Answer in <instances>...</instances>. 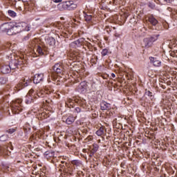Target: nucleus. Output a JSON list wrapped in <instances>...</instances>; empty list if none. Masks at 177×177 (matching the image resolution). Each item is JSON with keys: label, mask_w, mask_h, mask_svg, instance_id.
<instances>
[{"label": "nucleus", "mask_w": 177, "mask_h": 177, "mask_svg": "<svg viewBox=\"0 0 177 177\" xmlns=\"http://www.w3.org/2000/svg\"><path fill=\"white\" fill-rule=\"evenodd\" d=\"M37 96H39V97H44V96H45V92H44V91H41L37 93Z\"/></svg>", "instance_id": "nucleus-32"}, {"label": "nucleus", "mask_w": 177, "mask_h": 177, "mask_svg": "<svg viewBox=\"0 0 177 177\" xmlns=\"http://www.w3.org/2000/svg\"><path fill=\"white\" fill-rule=\"evenodd\" d=\"M12 71V69H10V66L9 65H3L1 68V72L3 74H9Z\"/></svg>", "instance_id": "nucleus-13"}, {"label": "nucleus", "mask_w": 177, "mask_h": 177, "mask_svg": "<svg viewBox=\"0 0 177 177\" xmlns=\"http://www.w3.org/2000/svg\"><path fill=\"white\" fill-rule=\"evenodd\" d=\"M3 169H5V171H9V167L8 166H3Z\"/></svg>", "instance_id": "nucleus-38"}, {"label": "nucleus", "mask_w": 177, "mask_h": 177, "mask_svg": "<svg viewBox=\"0 0 177 177\" xmlns=\"http://www.w3.org/2000/svg\"><path fill=\"white\" fill-rule=\"evenodd\" d=\"M57 8L58 10H60V12H63V10H67L66 1L59 3L57 6Z\"/></svg>", "instance_id": "nucleus-14"}, {"label": "nucleus", "mask_w": 177, "mask_h": 177, "mask_svg": "<svg viewBox=\"0 0 177 177\" xmlns=\"http://www.w3.org/2000/svg\"><path fill=\"white\" fill-rule=\"evenodd\" d=\"M104 134V127H100L97 131H96V135L97 136H102V135Z\"/></svg>", "instance_id": "nucleus-21"}, {"label": "nucleus", "mask_w": 177, "mask_h": 177, "mask_svg": "<svg viewBox=\"0 0 177 177\" xmlns=\"http://www.w3.org/2000/svg\"><path fill=\"white\" fill-rule=\"evenodd\" d=\"M164 1L167 3H172V2H174V0H164Z\"/></svg>", "instance_id": "nucleus-39"}, {"label": "nucleus", "mask_w": 177, "mask_h": 177, "mask_svg": "<svg viewBox=\"0 0 177 177\" xmlns=\"http://www.w3.org/2000/svg\"><path fill=\"white\" fill-rule=\"evenodd\" d=\"M22 1V2H28V0H21Z\"/></svg>", "instance_id": "nucleus-44"}, {"label": "nucleus", "mask_w": 177, "mask_h": 177, "mask_svg": "<svg viewBox=\"0 0 177 177\" xmlns=\"http://www.w3.org/2000/svg\"><path fill=\"white\" fill-rule=\"evenodd\" d=\"M159 37H160V35H156L150 37L144 38L141 44L142 47L145 48V49H149V48H151V46H152L153 43L156 42V41L158 39Z\"/></svg>", "instance_id": "nucleus-2"}, {"label": "nucleus", "mask_w": 177, "mask_h": 177, "mask_svg": "<svg viewBox=\"0 0 177 177\" xmlns=\"http://www.w3.org/2000/svg\"><path fill=\"white\" fill-rule=\"evenodd\" d=\"M44 82V74L43 73H37L35 75L33 78L34 84H39V82Z\"/></svg>", "instance_id": "nucleus-9"}, {"label": "nucleus", "mask_w": 177, "mask_h": 177, "mask_svg": "<svg viewBox=\"0 0 177 177\" xmlns=\"http://www.w3.org/2000/svg\"><path fill=\"white\" fill-rule=\"evenodd\" d=\"M109 53V50L104 48L102 50L101 55L102 56H107V54Z\"/></svg>", "instance_id": "nucleus-30"}, {"label": "nucleus", "mask_w": 177, "mask_h": 177, "mask_svg": "<svg viewBox=\"0 0 177 177\" xmlns=\"http://www.w3.org/2000/svg\"><path fill=\"white\" fill-rule=\"evenodd\" d=\"M84 19L86 21H91L92 20V15L84 13Z\"/></svg>", "instance_id": "nucleus-24"}, {"label": "nucleus", "mask_w": 177, "mask_h": 177, "mask_svg": "<svg viewBox=\"0 0 177 177\" xmlns=\"http://www.w3.org/2000/svg\"><path fill=\"white\" fill-rule=\"evenodd\" d=\"M61 164H63V165H64V172H67V169L66 168H68V167H69L68 163L64 161H62Z\"/></svg>", "instance_id": "nucleus-26"}, {"label": "nucleus", "mask_w": 177, "mask_h": 177, "mask_svg": "<svg viewBox=\"0 0 177 177\" xmlns=\"http://www.w3.org/2000/svg\"><path fill=\"white\" fill-rule=\"evenodd\" d=\"M74 121H75V119H74V117H73V116H69V117L66 120V124H67L68 125H71V124H73V122H74Z\"/></svg>", "instance_id": "nucleus-20"}, {"label": "nucleus", "mask_w": 177, "mask_h": 177, "mask_svg": "<svg viewBox=\"0 0 177 177\" xmlns=\"http://www.w3.org/2000/svg\"><path fill=\"white\" fill-rule=\"evenodd\" d=\"M30 84H31L30 79L28 77H25L20 80V82L17 84V87L19 89H23V88H26V86H28Z\"/></svg>", "instance_id": "nucleus-5"}, {"label": "nucleus", "mask_w": 177, "mask_h": 177, "mask_svg": "<svg viewBox=\"0 0 177 177\" xmlns=\"http://www.w3.org/2000/svg\"><path fill=\"white\" fill-rule=\"evenodd\" d=\"M73 44L77 46H82V45H84V44H85V39L82 37L80 38L77 40L73 41Z\"/></svg>", "instance_id": "nucleus-15"}, {"label": "nucleus", "mask_w": 177, "mask_h": 177, "mask_svg": "<svg viewBox=\"0 0 177 177\" xmlns=\"http://www.w3.org/2000/svg\"><path fill=\"white\" fill-rule=\"evenodd\" d=\"M34 93V89H30L27 95V96H31Z\"/></svg>", "instance_id": "nucleus-34"}, {"label": "nucleus", "mask_w": 177, "mask_h": 177, "mask_svg": "<svg viewBox=\"0 0 177 177\" xmlns=\"http://www.w3.org/2000/svg\"><path fill=\"white\" fill-rule=\"evenodd\" d=\"M8 139H9V136H8V135H6V134L2 135L0 137V142H6V140H8Z\"/></svg>", "instance_id": "nucleus-22"}, {"label": "nucleus", "mask_w": 177, "mask_h": 177, "mask_svg": "<svg viewBox=\"0 0 177 177\" xmlns=\"http://www.w3.org/2000/svg\"><path fill=\"white\" fill-rule=\"evenodd\" d=\"M75 113H81V108L76 107L75 109Z\"/></svg>", "instance_id": "nucleus-35"}, {"label": "nucleus", "mask_w": 177, "mask_h": 177, "mask_svg": "<svg viewBox=\"0 0 177 177\" xmlns=\"http://www.w3.org/2000/svg\"><path fill=\"white\" fill-rule=\"evenodd\" d=\"M113 3H117V2L115 1V0H113Z\"/></svg>", "instance_id": "nucleus-45"}, {"label": "nucleus", "mask_w": 177, "mask_h": 177, "mask_svg": "<svg viewBox=\"0 0 177 177\" xmlns=\"http://www.w3.org/2000/svg\"><path fill=\"white\" fill-rule=\"evenodd\" d=\"M10 107L13 114H19L23 110V106H21V101L17 100L10 103Z\"/></svg>", "instance_id": "nucleus-3"}, {"label": "nucleus", "mask_w": 177, "mask_h": 177, "mask_svg": "<svg viewBox=\"0 0 177 177\" xmlns=\"http://www.w3.org/2000/svg\"><path fill=\"white\" fill-rule=\"evenodd\" d=\"M71 164L74 167L75 169H79V168H81V167H82V162L78 160H72Z\"/></svg>", "instance_id": "nucleus-12"}, {"label": "nucleus", "mask_w": 177, "mask_h": 177, "mask_svg": "<svg viewBox=\"0 0 177 177\" xmlns=\"http://www.w3.org/2000/svg\"><path fill=\"white\" fill-rule=\"evenodd\" d=\"M1 32H6L7 35H16L23 31H30L27 29V24L24 22H6L0 26Z\"/></svg>", "instance_id": "nucleus-1"}, {"label": "nucleus", "mask_w": 177, "mask_h": 177, "mask_svg": "<svg viewBox=\"0 0 177 177\" xmlns=\"http://www.w3.org/2000/svg\"><path fill=\"white\" fill-rule=\"evenodd\" d=\"M149 8H150L151 9H154V8H156V6H154V4L151 3H149L148 4Z\"/></svg>", "instance_id": "nucleus-33"}, {"label": "nucleus", "mask_w": 177, "mask_h": 177, "mask_svg": "<svg viewBox=\"0 0 177 177\" xmlns=\"http://www.w3.org/2000/svg\"><path fill=\"white\" fill-rule=\"evenodd\" d=\"M59 167L62 168V169H63V171H64V165H63L62 163H61L59 165Z\"/></svg>", "instance_id": "nucleus-41"}, {"label": "nucleus", "mask_w": 177, "mask_h": 177, "mask_svg": "<svg viewBox=\"0 0 177 177\" xmlns=\"http://www.w3.org/2000/svg\"><path fill=\"white\" fill-rule=\"evenodd\" d=\"M28 39H30V35H27V36L24 37V41H28Z\"/></svg>", "instance_id": "nucleus-36"}, {"label": "nucleus", "mask_w": 177, "mask_h": 177, "mask_svg": "<svg viewBox=\"0 0 177 177\" xmlns=\"http://www.w3.org/2000/svg\"><path fill=\"white\" fill-rule=\"evenodd\" d=\"M146 96H149L150 99H153L154 97L153 96V93H151L150 91L146 90L145 91Z\"/></svg>", "instance_id": "nucleus-25"}, {"label": "nucleus", "mask_w": 177, "mask_h": 177, "mask_svg": "<svg viewBox=\"0 0 177 177\" xmlns=\"http://www.w3.org/2000/svg\"><path fill=\"white\" fill-rule=\"evenodd\" d=\"M97 150H99V145H97V144H93L92 151L96 153Z\"/></svg>", "instance_id": "nucleus-27"}, {"label": "nucleus", "mask_w": 177, "mask_h": 177, "mask_svg": "<svg viewBox=\"0 0 177 177\" xmlns=\"http://www.w3.org/2000/svg\"><path fill=\"white\" fill-rule=\"evenodd\" d=\"M111 75L112 78H115V74L111 73Z\"/></svg>", "instance_id": "nucleus-42"}, {"label": "nucleus", "mask_w": 177, "mask_h": 177, "mask_svg": "<svg viewBox=\"0 0 177 177\" xmlns=\"http://www.w3.org/2000/svg\"><path fill=\"white\" fill-rule=\"evenodd\" d=\"M77 9V4L73 1H66V10H75Z\"/></svg>", "instance_id": "nucleus-10"}, {"label": "nucleus", "mask_w": 177, "mask_h": 177, "mask_svg": "<svg viewBox=\"0 0 177 177\" xmlns=\"http://www.w3.org/2000/svg\"><path fill=\"white\" fill-rule=\"evenodd\" d=\"M80 85L82 88H83L84 89H86V87L88 86V82H86V81L82 82L80 83Z\"/></svg>", "instance_id": "nucleus-28"}, {"label": "nucleus", "mask_w": 177, "mask_h": 177, "mask_svg": "<svg viewBox=\"0 0 177 177\" xmlns=\"http://www.w3.org/2000/svg\"><path fill=\"white\" fill-rule=\"evenodd\" d=\"M0 84L1 85H3V84H6V78H5V77H0Z\"/></svg>", "instance_id": "nucleus-31"}, {"label": "nucleus", "mask_w": 177, "mask_h": 177, "mask_svg": "<svg viewBox=\"0 0 177 177\" xmlns=\"http://www.w3.org/2000/svg\"><path fill=\"white\" fill-rule=\"evenodd\" d=\"M6 132H7L8 133H10V135H12V133H15V132H16V129H7L6 131Z\"/></svg>", "instance_id": "nucleus-29"}, {"label": "nucleus", "mask_w": 177, "mask_h": 177, "mask_svg": "<svg viewBox=\"0 0 177 177\" xmlns=\"http://www.w3.org/2000/svg\"><path fill=\"white\" fill-rule=\"evenodd\" d=\"M62 0H53V2H55V3H60V2H62Z\"/></svg>", "instance_id": "nucleus-40"}, {"label": "nucleus", "mask_w": 177, "mask_h": 177, "mask_svg": "<svg viewBox=\"0 0 177 177\" xmlns=\"http://www.w3.org/2000/svg\"><path fill=\"white\" fill-rule=\"evenodd\" d=\"M53 70L57 74H63L64 71V67L63 66V64L57 63L53 66Z\"/></svg>", "instance_id": "nucleus-7"}, {"label": "nucleus", "mask_w": 177, "mask_h": 177, "mask_svg": "<svg viewBox=\"0 0 177 177\" xmlns=\"http://www.w3.org/2000/svg\"><path fill=\"white\" fill-rule=\"evenodd\" d=\"M47 44H48L49 46H55L56 45V39L53 37H49L47 39Z\"/></svg>", "instance_id": "nucleus-16"}, {"label": "nucleus", "mask_w": 177, "mask_h": 177, "mask_svg": "<svg viewBox=\"0 0 177 177\" xmlns=\"http://www.w3.org/2000/svg\"><path fill=\"white\" fill-rule=\"evenodd\" d=\"M23 64V61L19 59H11L9 63V66L11 70H16V68H19L20 65Z\"/></svg>", "instance_id": "nucleus-4"}, {"label": "nucleus", "mask_w": 177, "mask_h": 177, "mask_svg": "<svg viewBox=\"0 0 177 177\" xmlns=\"http://www.w3.org/2000/svg\"><path fill=\"white\" fill-rule=\"evenodd\" d=\"M45 155H46V156H49V151H46V152H45Z\"/></svg>", "instance_id": "nucleus-43"}, {"label": "nucleus", "mask_w": 177, "mask_h": 177, "mask_svg": "<svg viewBox=\"0 0 177 177\" xmlns=\"http://www.w3.org/2000/svg\"><path fill=\"white\" fill-rule=\"evenodd\" d=\"M8 13L9 16H10V17H16V16H17L16 12H15L12 10H9L8 11Z\"/></svg>", "instance_id": "nucleus-23"}, {"label": "nucleus", "mask_w": 177, "mask_h": 177, "mask_svg": "<svg viewBox=\"0 0 177 177\" xmlns=\"http://www.w3.org/2000/svg\"><path fill=\"white\" fill-rule=\"evenodd\" d=\"M95 153L96 152H94V151H91L89 153V157H93V155L95 154Z\"/></svg>", "instance_id": "nucleus-37"}, {"label": "nucleus", "mask_w": 177, "mask_h": 177, "mask_svg": "<svg viewBox=\"0 0 177 177\" xmlns=\"http://www.w3.org/2000/svg\"><path fill=\"white\" fill-rule=\"evenodd\" d=\"M25 103H26V104H31V103H34V100L32 99V97H31V95H26L25 99Z\"/></svg>", "instance_id": "nucleus-18"}, {"label": "nucleus", "mask_w": 177, "mask_h": 177, "mask_svg": "<svg viewBox=\"0 0 177 177\" xmlns=\"http://www.w3.org/2000/svg\"><path fill=\"white\" fill-rule=\"evenodd\" d=\"M101 110H111V104L106 102V101H102L100 104Z\"/></svg>", "instance_id": "nucleus-11"}, {"label": "nucleus", "mask_w": 177, "mask_h": 177, "mask_svg": "<svg viewBox=\"0 0 177 177\" xmlns=\"http://www.w3.org/2000/svg\"><path fill=\"white\" fill-rule=\"evenodd\" d=\"M150 63L154 66V67H161L162 63L160 59L156 57H149Z\"/></svg>", "instance_id": "nucleus-8"}, {"label": "nucleus", "mask_w": 177, "mask_h": 177, "mask_svg": "<svg viewBox=\"0 0 177 177\" xmlns=\"http://www.w3.org/2000/svg\"><path fill=\"white\" fill-rule=\"evenodd\" d=\"M148 20L152 26H156L158 24V21L154 17H149Z\"/></svg>", "instance_id": "nucleus-17"}, {"label": "nucleus", "mask_w": 177, "mask_h": 177, "mask_svg": "<svg viewBox=\"0 0 177 177\" xmlns=\"http://www.w3.org/2000/svg\"><path fill=\"white\" fill-rule=\"evenodd\" d=\"M10 146V150H13V146L12 145V142H10L8 143V145H0V154H5L6 156H8L9 155V149L8 147Z\"/></svg>", "instance_id": "nucleus-6"}, {"label": "nucleus", "mask_w": 177, "mask_h": 177, "mask_svg": "<svg viewBox=\"0 0 177 177\" xmlns=\"http://www.w3.org/2000/svg\"><path fill=\"white\" fill-rule=\"evenodd\" d=\"M37 52L40 56H44V55H45L44 50L41 46H37Z\"/></svg>", "instance_id": "nucleus-19"}]
</instances>
